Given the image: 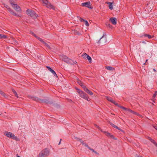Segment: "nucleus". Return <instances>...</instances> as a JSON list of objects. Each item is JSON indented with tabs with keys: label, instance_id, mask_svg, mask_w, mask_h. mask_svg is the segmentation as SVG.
I'll list each match as a JSON object with an SVG mask.
<instances>
[{
	"label": "nucleus",
	"instance_id": "7ed1b4c3",
	"mask_svg": "<svg viewBox=\"0 0 157 157\" xmlns=\"http://www.w3.org/2000/svg\"><path fill=\"white\" fill-rule=\"evenodd\" d=\"M76 89L78 90V92L79 94L80 97L89 101V98L86 94L78 89Z\"/></svg>",
	"mask_w": 157,
	"mask_h": 157
},
{
	"label": "nucleus",
	"instance_id": "ea45409f",
	"mask_svg": "<svg viewBox=\"0 0 157 157\" xmlns=\"http://www.w3.org/2000/svg\"><path fill=\"white\" fill-rule=\"evenodd\" d=\"M14 94L16 97H17V98H18V96L17 92Z\"/></svg>",
	"mask_w": 157,
	"mask_h": 157
},
{
	"label": "nucleus",
	"instance_id": "a18cd8bd",
	"mask_svg": "<svg viewBox=\"0 0 157 157\" xmlns=\"http://www.w3.org/2000/svg\"><path fill=\"white\" fill-rule=\"evenodd\" d=\"M78 139H79V141L81 142V143L82 142V140L81 139H80L79 138H77Z\"/></svg>",
	"mask_w": 157,
	"mask_h": 157
},
{
	"label": "nucleus",
	"instance_id": "a211bd4d",
	"mask_svg": "<svg viewBox=\"0 0 157 157\" xmlns=\"http://www.w3.org/2000/svg\"><path fill=\"white\" fill-rule=\"evenodd\" d=\"M105 68L106 69L109 71H113L114 70V68L113 67H111V66L106 67H105Z\"/></svg>",
	"mask_w": 157,
	"mask_h": 157
},
{
	"label": "nucleus",
	"instance_id": "09e8293b",
	"mask_svg": "<svg viewBox=\"0 0 157 157\" xmlns=\"http://www.w3.org/2000/svg\"><path fill=\"white\" fill-rule=\"evenodd\" d=\"M127 109L128 108H125V109H124V110H125V111H126L127 110Z\"/></svg>",
	"mask_w": 157,
	"mask_h": 157
},
{
	"label": "nucleus",
	"instance_id": "f8f14e48",
	"mask_svg": "<svg viewBox=\"0 0 157 157\" xmlns=\"http://www.w3.org/2000/svg\"><path fill=\"white\" fill-rule=\"evenodd\" d=\"M109 20L111 21L113 25H115L117 24V19L115 17H111Z\"/></svg>",
	"mask_w": 157,
	"mask_h": 157
},
{
	"label": "nucleus",
	"instance_id": "c9c22d12",
	"mask_svg": "<svg viewBox=\"0 0 157 157\" xmlns=\"http://www.w3.org/2000/svg\"><path fill=\"white\" fill-rule=\"evenodd\" d=\"M72 62L73 63L70 64L71 65H73L74 64H76L77 63V62L76 61H73L72 60Z\"/></svg>",
	"mask_w": 157,
	"mask_h": 157
},
{
	"label": "nucleus",
	"instance_id": "ddd939ff",
	"mask_svg": "<svg viewBox=\"0 0 157 157\" xmlns=\"http://www.w3.org/2000/svg\"><path fill=\"white\" fill-rule=\"evenodd\" d=\"M9 11L10 12V13L12 15L17 17H20V15L15 13L14 11L11 9L9 8Z\"/></svg>",
	"mask_w": 157,
	"mask_h": 157
},
{
	"label": "nucleus",
	"instance_id": "f3484780",
	"mask_svg": "<svg viewBox=\"0 0 157 157\" xmlns=\"http://www.w3.org/2000/svg\"><path fill=\"white\" fill-rule=\"evenodd\" d=\"M0 94L5 98H7L8 96L6 95L3 92L0 90Z\"/></svg>",
	"mask_w": 157,
	"mask_h": 157
},
{
	"label": "nucleus",
	"instance_id": "b1692460",
	"mask_svg": "<svg viewBox=\"0 0 157 157\" xmlns=\"http://www.w3.org/2000/svg\"><path fill=\"white\" fill-rule=\"evenodd\" d=\"M77 83L80 86L83 84L82 83L78 78H77Z\"/></svg>",
	"mask_w": 157,
	"mask_h": 157
},
{
	"label": "nucleus",
	"instance_id": "13d9d810",
	"mask_svg": "<svg viewBox=\"0 0 157 157\" xmlns=\"http://www.w3.org/2000/svg\"><path fill=\"white\" fill-rule=\"evenodd\" d=\"M17 157H20V156H18V155H17Z\"/></svg>",
	"mask_w": 157,
	"mask_h": 157
},
{
	"label": "nucleus",
	"instance_id": "20e7f679",
	"mask_svg": "<svg viewBox=\"0 0 157 157\" xmlns=\"http://www.w3.org/2000/svg\"><path fill=\"white\" fill-rule=\"evenodd\" d=\"M4 134L7 137L11 138L16 141L19 140V139L15 135L10 132H4Z\"/></svg>",
	"mask_w": 157,
	"mask_h": 157
},
{
	"label": "nucleus",
	"instance_id": "c03bdc74",
	"mask_svg": "<svg viewBox=\"0 0 157 157\" xmlns=\"http://www.w3.org/2000/svg\"><path fill=\"white\" fill-rule=\"evenodd\" d=\"M31 33H32V34L33 35H34V36H35L36 37V36H36V35L35 34H34L33 32H31Z\"/></svg>",
	"mask_w": 157,
	"mask_h": 157
},
{
	"label": "nucleus",
	"instance_id": "1a4fd4ad",
	"mask_svg": "<svg viewBox=\"0 0 157 157\" xmlns=\"http://www.w3.org/2000/svg\"><path fill=\"white\" fill-rule=\"evenodd\" d=\"M96 127L98 128V129L99 130H100L101 132H103L104 133H105V135L107 136H110V137L111 138L113 139H114V140H116V139L115 138H114V136H113V135H111V134L109 133V132H107L105 131H103L101 129V128H99V127L98 126V125H96Z\"/></svg>",
	"mask_w": 157,
	"mask_h": 157
},
{
	"label": "nucleus",
	"instance_id": "423d86ee",
	"mask_svg": "<svg viewBox=\"0 0 157 157\" xmlns=\"http://www.w3.org/2000/svg\"><path fill=\"white\" fill-rule=\"evenodd\" d=\"M44 4V5L50 9H54V8L50 3L47 0H40Z\"/></svg>",
	"mask_w": 157,
	"mask_h": 157
},
{
	"label": "nucleus",
	"instance_id": "bb28decb",
	"mask_svg": "<svg viewBox=\"0 0 157 157\" xmlns=\"http://www.w3.org/2000/svg\"><path fill=\"white\" fill-rule=\"evenodd\" d=\"M157 94V91H156L155 92L153 96V100L154 102V100H155V98Z\"/></svg>",
	"mask_w": 157,
	"mask_h": 157
},
{
	"label": "nucleus",
	"instance_id": "9d476101",
	"mask_svg": "<svg viewBox=\"0 0 157 157\" xmlns=\"http://www.w3.org/2000/svg\"><path fill=\"white\" fill-rule=\"evenodd\" d=\"M90 2H83L81 4V6L83 7H86L89 9H92L93 7L90 5Z\"/></svg>",
	"mask_w": 157,
	"mask_h": 157
},
{
	"label": "nucleus",
	"instance_id": "603ef678",
	"mask_svg": "<svg viewBox=\"0 0 157 157\" xmlns=\"http://www.w3.org/2000/svg\"><path fill=\"white\" fill-rule=\"evenodd\" d=\"M142 43H144V44H145L146 43V42L145 41H142Z\"/></svg>",
	"mask_w": 157,
	"mask_h": 157
},
{
	"label": "nucleus",
	"instance_id": "bf43d9fd",
	"mask_svg": "<svg viewBox=\"0 0 157 157\" xmlns=\"http://www.w3.org/2000/svg\"><path fill=\"white\" fill-rule=\"evenodd\" d=\"M147 60H148V59H146V62H147Z\"/></svg>",
	"mask_w": 157,
	"mask_h": 157
},
{
	"label": "nucleus",
	"instance_id": "f704fd0d",
	"mask_svg": "<svg viewBox=\"0 0 157 157\" xmlns=\"http://www.w3.org/2000/svg\"><path fill=\"white\" fill-rule=\"evenodd\" d=\"M32 98V99L33 100L36 101H37L38 99V98H37L36 97H33Z\"/></svg>",
	"mask_w": 157,
	"mask_h": 157
},
{
	"label": "nucleus",
	"instance_id": "4c0bfd02",
	"mask_svg": "<svg viewBox=\"0 0 157 157\" xmlns=\"http://www.w3.org/2000/svg\"><path fill=\"white\" fill-rule=\"evenodd\" d=\"M82 144L83 145H84L85 147H87V148H88L89 147L88 145L87 144H86V143H84Z\"/></svg>",
	"mask_w": 157,
	"mask_h": 157
},
{
	"label": "nucleus",
	"instance_id": "2eb2a0df",
	"mask_svg": "<svg viewBox=\"0 0 157 157\" xmlns=\"http://www.w3.org/2000/svg\"><path fill=\"white\" fill-rule=\"evenodd\" d=\"M126 111H128L129 112H130V113H132L135 114L137 115H140V114H138V113L134 112V111L132 110H131V109H127V110Z\"/></svg>",
	"mask_w": 157,
	"mask_h": 157
},
{
	"label": "nucleus",
	"instance_id": "9b49d317",
	"mask_svg": "<svg viewBox=\"0 0 157 157\" xmlns=\"http://www.w3.org/2000/svg\"><path fill=\"white\" fill-rule=\"evenodd\" d=\"M46 67L52 73V74L54 75V76L56 77H57L58 76L57 75V74L56 72L52 69L49 66H46Z\"/></svg>",
	"mask_w": 157,
	"mask_h": 157
},
{
	"label": "nucleus",
	"instance_id": "5fc2aeb1",
	"mask_svg": "<svg viewBox=\"0 0 157 157\" xmlns=\"http://www.w3.org/2000/svg\"><path fill=\"white\" fill-rule=\"evenodd\" d=\"M68 101H69V102H71V101H72V100H71V99H69V100H68Z\"/></svg>",
	"mask_w": 157,
	"mask_h": 157
},
{
	"label": "nucleus",
	"instance_id": "5701e85b",
	"mask_svg": "<svg viewBox=\"0 0 157 157\" xmlns=\"http://www.w3.org/2000/svg\"><path fill=\"white\" fill-rule=\"evenodd\" d=\"M73 32L75 34H77L78 35H81V33H79L78 31L76 30H74L73 31Z\"/></svg>",
	"mask_w": 157,
	"mask_h": 157
},
{
	"label": "nucleus",
	"instance_id": "a878e982",
	"mask_svg": "<svg viewBox=\"0 0 157 157\" xmlns=\"http://www.w3.org/2000/svg\"><path fill=\"white\" fill-rule=\"evenodd\" d=\"M106 99L109 101L111 102H112L113 101V100L112 99V98L110 97H109L107 96L106 97Z\"/></svg>",
	"mask_w": 157,
	"mask_h": 157
},
{
	"label": "nucleus",
	"instance_id": "79ce46f5",
	"mask_svg": "<svg viewBox=\"0 0 157 157\" xmlns=\"http://www.w3.org/2000/svg\"><path fill=\"white\" fill-rule=\"evenodd\" d=\"M120 108H121L122 109H123L124 110V109H125V107H123V106H120L119 107Z\"/></svg>",
	"mask_w": 157,
	"mask_h": 157
},
{
	"label": "nucleus",
	"instance_id": "864d4df0",
	"mask_svg": "<svg viewBox=\"0 0 157 157\" xmlns=\"http://www.w3.org/2000/svg\"><path fill=\"white\" fill-rule=\"evenodd\" d=\"M61 139H60V142H59V144H60V143H61Z\"/></svg>",
	"mask_w": 157,
	"mask_h": 157
},
{
	"label": "nucleus",
	"instance_id": "393cba45",
	"mask_svg": "<svg viewBox=\"0 0 157 157\" xmlns=\"http://www.w3.org/2000/svg\"><path fill=\"white\" fill-rule=\"evenodd\" d=\"M86 59H87L88 60L90 63H92V60L91 58V57L89 55H88V56H87V57H86Z\"/></svg>",
	"mask_w": 157,
	"mask_h": 157
},
{
	"label": "nucleus",
	"instance_id": "f257e3e1",
	"mask_svg": "<svg viewBox=\"0 0 157 157\" xmlns=\"http://www.w3.org/2000/svg\"><path fill=\"white\" fill-rule=\"evenodd\" d=\"M49 154V151L47 148L42 150L39 155L38 157H46Z\"/></svg>",
	"mask_w": 157,
	"mask_h": 157
},
{
	"label": "nucleus",
	"instance_id": "72a5a7b5",
	"mask_svg": "<svg viewBox=\"0 0 157 157\" xmlns=\"http://www.w3.org/2000/svg\"><path fill=\"white\" fill-rule=\"evenodd\" d=\"M106 25L108 27L110 28H112V26L110 24L107 23H106Z\"/></svg>",
	"mask_w": 157,
	"mask_h": 157
},
{
	"label": "nucleus",
	"instance_id": "aec40b11",
	"mask_svg": "<svg viewBox=\"0 0 157 157\" xmlns=\"http://www.w3.org/2000/svg\"><path fill=\"white\" fill-rule=\"evenodd\" d=\"M85 91L90 95H92L93 94V93H92V92L90 91L88 88L86 89V90Z\"/></svg>",
	"mask_w": 157,
	"mask_h": 157
},
{
	"label": "nucleus",
	"instance_id": "e433bc0d",
	"mask_svg": "<svg viewBox=\"0 0 157 157\" xmlns=\"http://www.w3.org/2000/svg\"><path fill=\"white\" fill-rule=\"evenodd\" d=\"M90 150L92 151L93 152H94L95 151L92 148H91L90 147H89L88 148Z\"/></svg>",
	"mask_w": 157,
	"mask_h": 157
},
{
	"label": "nucleus",
	"instance_id": "2f4dec72",
	"mask_svg": "<svg viewBox=\"0 0 157 157\" xmlns=\"http://www.w3.org/2000/svg\"><path fill=\"white\" fill-rule=\"evenodd\" d=\"M112 103H113L114 104V105H116L118 106L119 107V106H120L117 103V102H115V101L114 100H113V101Z\"/></svg>",
	"mask_w": 157,
	"mask_h": 157
},
{
	"label": "nucleus",
	"instance_id": "4be33fe9",
	"mask_svg": "<svg viewBox=\"0 0 157 157\" xmlns=\"http://www.w3.org/2000/svg\"><path fill=\"white\" fill-rule=\"evenodd\" d=\"M43 44H44L47 47L48 49H51V48L50 46L47 43H46L44 41V42H43Z\"/></svg>",
	"mask_w": 157,
	"mask_h": 157
},
{
	"label": "nucleus",
	"instance_id": "052dcab7",
	"mask_svg": "<svg viewBox=\"0 0 157 157\" xmlns=\"http://www.w3.org/2000/svg\"><path fill=\"white\" fill-rule=\"evenodd\" d=\"M144 64H145V63H144Z\"/></svg>",
	"mask_w": 157,
	"mask_h": 157
},
{
	"label": "nucleus",
	"instance_id": "473e14b6",
	"mask_svg": "<svg viewBox=\"0 0 157 157\" xmlns=\"http://www.w3.org/2000/svg\"><path fill=\"white\" fill-rule=\"evenodd\" d=\"M88 55L86 53H85L82 55V56L84 58L86 59Z\"/></svg>",
	"mask_w": 157,
	"mask_h": 157
},
{
	"label": "nucleus",
	"instance_id": "412c9836",
	"mask_svg": "<svg viewBox=\"0 0 157 157\" xmlns=\"http://www.w3.org/2000/svg\"><path fill=\"white\" fill-rule=\"evenodd\" d=\"M7 38V36L5 35L0 34V39H6Z\"/></svg>",
	"mask_w": 157,
	"mask_h": 157
},
{
	"label": "nucleus",
	"instance_id": "3c124183",
	"mask_svg": "<svg viewBox=\"0 0 157 157\" xmlns=\"http://www.w3.org/2000/svg\"><path fill=\"white\" fill-rule=\"evenodd\" d=\"M153 70L154 72H156V70L155 69H153Z\"/></svg>",
	"mask_w": 157,
	"mask_h": 157
},
{
	"label": "nucleus",
	"instance_id": "49530a36",
	"mask_svg": "<svg viewBox=\"0 0 157 157\" xmlns=\"http://www.w3.org/2000/svg\"><path fill=\"white\" fill-rule=\"evenodd\" d=\"M94 153L95 154H97V155H99V154H98V153L97 151H94Z\"/></svg>",
	"mask_w": 157,
	"mask_h": 157
},
{
	"label": "nucleus",
	"instance_id": "dca6fc26",
	"mask_svg": "<svg viewBox=\"0 0 157 157\" xmlns=\"http://www.w3.org/2000/svg\"><path fill=\"white\" fill-rule=\"evenodd\" d=\"M107 4L109 5V7L110 9L112 10L113 9V6L112 5V3L110 2H106Z\"/></svg>",
	"mask_w": 157,
	"mask_h": 157
},
{
	"label": "nucleus",
	"instance_id": "cd10ccee",
	"mask_svg": "<svg viewBox=\"0 0 157 157\" xmlns=\"http://www.w3.org/2000/svg\"><path fill=\"white\" fill-rule=\"evenodd\" d=\"M82 20H83V21H84L85 22V25L87 26H88L89 25V24L88 21L86 20H84L83 19H82Z\"/></svg>",
	"mask_w": 157,
	"mask_h": 157
},
{
	"label": "nucleus",
	"instance_id": "4d7b16f0",
	"mask_svg": "<svg viewBox=\"0 0 157 157\" xmlns=\"http://www.w3.org/2000/svg\"><path fill=\"white\" fill-rule=\"evenodd\" d=\"M81 143L82 144L84 143L83 141H82V142H81Z\"/></svg>",
	"mask_w": 157,
	"mask_h": 157
},
{
	"label": "nucleus",
	"instance_id": "f03ea898",
	"mask_svg": "<svg viewBox=\"0 0 157 157\" xmlns=\"http://www.w3.org/2000/svg\"><path fill=\"white\" fill-rule=\"evenodd\" d=\"M10 2L11 5L13 8L16 11L18 12H21V10L19 6L15 4L14 2L12 0H10Z\"/></svg>",
	"mask_w": 157,
	"mask_h": 157
},
{
	"label": "nucleus",
	"instance_id": "de8ad7c7",
	"mask_svg": "<svg viewBox=\"0 0 157 157\" xmlns=\"http://www.w3.org/2000/svg\"><path fill=\"white\" fill-rule=\"evenodd\" d=\"M154 128L157 130V125L154 126Z\"/></svg>",
	"mask_w": 157,
	"mask_h": 157
},
{
	"label": "nucleus",
	"instance_id": "e2e57ef3",
	"mask_svg": "<svg viewBox=\"0 0 157 157\" xmlns=\"http://www.w3.org/2000/svg\"><path fill=\"white\" fill-rule=\"evenodd\" d=\"M155 146H156V147H157V145H156Z\"/></svg>",
	"mask_w": 157,
	"mask_h": 157
},
{
	"label": "nucleus",
	"instance_id": "6e6552de",
	"mask_svg": "<svg viewBox=\"0 0 157 157\" xmlns=\"http://www.w3.org/2000/svg\"><path fill=\"white\" fill-rule=\"evenodd\" d=\"M62 59L64 61L67 63L69 64L73 63L72 62V60L69 58L68 57L66 56H62Z\"/></svg>",
	"mask_w": 157,
	"mask_h": 157
},
{
	"label": "nucleus",
	"instance_id": "8fccbe9b",
	"mask_svg": "<svg viewBox=\"0 0 157 157\" xmlns=\"http://www.w3.org/2000/svg\"><path fill=\"white\" fill-rule=\"evenodd\" d=\"M75 139H77V140L78 141H79V139H77V138H77V137H75Z\"/></svg>",
	"mask_w": 157,
	"mask_h": 157
},
{
	"label": "nucleus",
	"instance_id": "37998d69",
	"mask_svg": "<svg viewBox=\"0 0 157 157\" xmlns=\"http://www.w3.org/2000/svg\"><path fill=\"white\" fill-rule=\"evenodd\" d=\"M12 91L14 94L16 93V92L14 89H12Z\"/></svg>",
	"mask_w": 157,
	"mask_h": 157
},
{
	"label": "nucleus",
	"instance_id": "c85d7f7f",
	"mask_svg": "<svg viewBox=\"0 0 157 157\" xmlns=\"http://www.w3.org/2000/svg\"><path fill=\"white\" fill-rule=\"evenodd\" d=\"M144 36L146 37H147L149 39H151L152 38V36L149 34H145Z\"/></svg>",
	"mask_w": 157,
	"mask_h": 157
},
{
	"label": "nucleus",
	"instance_id": "7c9ffc66",
	"mask_svg": "<svg viewBox=\"0 0 157 157\" xmlns=\"http://www.w3.org/2000/svg\"><path fill=\"white\" fill-rule=\"evenodd\" d=\"M36 38L40 42H41L42 43L44 42V41L41 38L38 37L36 36Z\"/></svg>",
	"mask_w": 157,
	"mask_h": 157
},
{
	"label": "nucleus",
	"instance_id": "6ab92c4d",
	"mask_svg": "<svg viewBox=\"0 0 157 157\" xmlns=\"http://www.w3.org/2000/svg\"><path fill=\"white\" fill-rule=\"evenodd\" d=\"M148 139L150 140L151 141V142L153 144H154L156 146V145H157V143L155 141L153 140H152L151 137H148Z\"/></svg>",
	"mask_w": 157,
	"mask_h": 157
},
{
	"label": "nucleus",
	"instance_id": "4468645a",
	"mask_svg": "<svg viewBox=\"0 0 157 157\" xmlns=\"http://www.w3.org/2000/svg\"><path fill=\"white\" fill-rule=\"evenodd\" d=\"M110 124L113 127L119 130L120 131H122V132L123 131V130L122 129L118 127L117 126L115 125H114V124H113L112 123H110Z\"/></svg>",
	"mask_w": 157,
	"mask_h": 157
},
{
	"label": "nucleus",
	"instance_id": "0eeeda50",
	"mask_svg": "<svg viewBox=\"0 0 157 157\" xmlns=\"http://www.w3.org/2000/svg\"><path fill=\"white\" fill-rule=\"evenodd\" d=\"M107 42V39L106 36H105L104 34L102 36L100 40L98 41V44H101L105 45Z\"/></svg>",
	"mask_w": 157,
	"mask_h": 157
},
{
	"label": "nucleus",
	"instance_id": "6e6d98bb",
	"mask_svg": "<svg viewBox=\"0 0 157 157\" xmlns=\"http://www.w3.org/2000/svg\"><path fill=\"white\" fill-rule=\"evenodd\" d=\"M82 19L81 18V20H80V21H83V20H82Z\"/></svg>",
	"mask_w": 157,
	"mask_h": 157
},
{
	"label": "nucleus",
	"instance_id": "a19ab883",
	"mask_svg": "<svg viewBox=\"0 0 157 157\" xmlns=\"http://www.w3.org/2000/svg\"><path fill=\"white\" fill-rule=\"evenodd\" d=\"M120 108H121L122 109H123L124 110V109H125V107H123V106H120L119 107Z\"/></svg>",
	"mask_w": 157,
	"mask_h": 157
},
{
	"label": "nucleus",
	"instance_id": "39448f33",
	"mask_svg": "<svg viewBox=\"0 0 157 157\" xmlns=\"http://www.w3.org/2000/svg\"><path fill=\"white\" fill-rule=\"evenodd\" d=\"M28 15L30 16L33 18H36L38 16L33 11L28 9L26 11Z\"/></svg>",
	"mask_w": 157,
	"mask_h": 157
},
{
	"label": "nucleus",
	"instance_id": "680f3d73",
	"mask_svg": "<svg viewBox=\"0 0 157 157\" xmlns=\"http://www.w3.org/2000/svg\"><path fill=\"white\" fill-rule=\"evenodd\" d=\"M138 157H141V156H140H140H139Z\"/></svg>",
	"mask_w": 157,
	"mask_h": 157
},
{
	"label": "nucleus",
	"instance_id": "58836bf2",
	"mask_svg": "<svg viewBox=\"0 0 157 157\" xmlns=\"http://www.w3.org/2000/svg\"><path fill=\"white\" fill-rule=\"evenodd\" d=\"M5 7H6V8H7L9 10V8H10L7 5H5Z\"/></svg>",
	"mask_w": 157,
	"mask_h": 157
},
{
	"label": "nucleus",
	"instance_id": "c756f323",
	"mask_svg": "<svg viewBox=\"0 0 157 157\" xmlns=\"http://www.w3.org/2000/svg\"><path fill=\"white\" fill-rule=\"evenodd\" d=\"M81 86L82 88L83 89H84L85 91L86 90V89H87L86 86L83 85V84Z\"/></svg>",
	"mask_w": 157,
	"mask_h": 157
}]
</instances>
